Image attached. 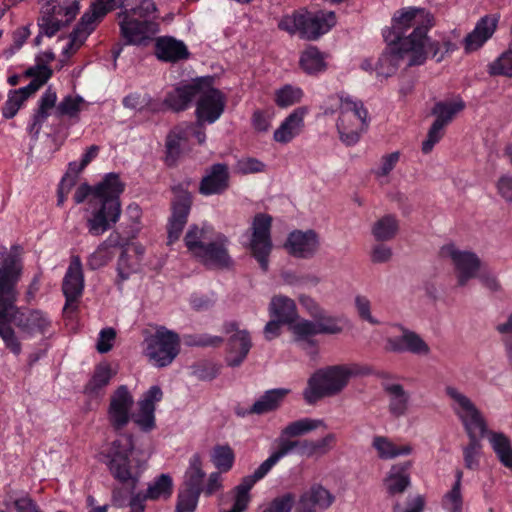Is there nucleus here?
<instances>
[{"instance_id": "24", "label": "nucleus", "mask_w": 512, "mask_h": 512, "mask_svg": "<svg viewBox=\"0 0 512 512\" xmlns=\"http://www.w3.org/2000/svg\"><path fill=\"white\" fill-rule=\"evenodd\" d=\"M252 348L250 333L243 329L229 336L227 340L225 363L228 367H240Z\"/></svg>"}, {"instance_id": "50", "label": "nucleus", "mask_w": 512, "mask_h": 512, "mask_svg": "<svg viewBox=\"0 0 512 512\" xmlns=\"http://www.w3.org/2000/svg\"><path fill=\"white\" fill-rule=\"evenodd\" d=\"M108 12L109 7L96 0L91 4L90 9L82 15L77 25L85 30L84 35H90L94 31L95 21L104 17Z\"/></svg>"}, {"instance_id": "4", "label": "nucleus", "mask_w": 512, "mask_h": 512, "mask_svg": "<svg viewBox=\"0 0 512 512\" xmlns=\"http://www.w3.org/2000/svg\"><path fill=\"white\" fill-rule=\"evenodd\" d=\"M103 456L104 463L113 478L122 484L130 485L129 506L145 505V501H150V498L146 497V491L134 493L145 467L144 461L136 456L131 434H120L112 441Z\"/></svg>"}, {"instance_id": "39", "label": "nucleus", "mask_w": 512, "mask_h": 512, "mask_svg": "<svg viewBox=\"0 0 512 512\" xmlns=\"http://www.w3.org/2000/svg\"><path fill=\"white\" fill-rule=\"evenodd\" d=\"M205 472L202 469V459L198 453L191 456L189 466L184 476V489L202 493Z\"/></svg>"}, {"instance_id": "22", "label": "nucleus", "mask_w": 512, "mask_h": 512, "mask_svg": "<svg viewBox=\"0 0 512 512\" xmlns=\"http://www.w3.org/2000/svg\"><path fill=\"white\" fill-rule=\"evenodd\" d=\"M498 24V17L485 15L476 23L474 29L461 41L465 54L479 50L494 34Z\"/></svg>"}, {"instance_id": "44", "label": "nucleus", "mask_w": 512, "mask_h": 512, "mask_svg": "<svg viewBox=\"0 0 512 512\" xmlns=\"http://www.w3.org/2000/svg\"><path fill=\"white\" fill-rule=\"evenodd\" d=\"M372 446L377 451L379 458L384 460L393 459L401 455H409L412 452L411 446H397L384 436L374 437Z\"/></svg>"}, {"instance_id": "19", "label": "nucleus", "mask_w": 512, "mask_h": 512, "mask_svg": "<svg viewBox=\"0 0 512 512\" xmlns=\"http://www.w3.org/2000/svg\"><path fill=\"white\" fill-rule=\"evenodd\" d=\"M286 251L295 258L308 259L315 255L319 248V238L314 230H293L284 243Z\"/></svg>"}, {"instance_id": "34", "label": "nucleus", "mask_w": 512, "mask_h": 512, "mask_svg": "<svg viewBox=\"0 0 512 512\" xmlns=\"http://www.w3.org/2000/svg\"><path fill=\"white\" fill-rule=\"evenodd\" d=\"M213 232L214 228L208 222L190 225L184 237L188 251L194 256L207 243L205 241L211 240Z\"/></svg>"}, {"instance_id": "45", "label": "nucleus", "mask_w": 512, "mask_h": 512, "mask_svg": "<svg viewBox=\"0 0 512 512\" xmlns=\"http://www.w3.org/2000/svg\"><path fill=\"white\" fill-rule=\"evenodd\" d=\"M336 437L333 433H329L318 440H301L300 456L311 458L314 456H322L332 449Z\"/></svg>"}, {"instance_id": "58", "label": "nucleus", "mask_w": 512, "mask_h": 512, "mask_svg": "<svg viewBox=\"0 0 512 512\" xmlns=\"http://www.w3.org/2000/svg\"><path fill=\"white\" fill-rule=\"evenodd\" d=\"M113 257V251L108 250L100 243L95 251L88 256L86 265L90 270H97L106 266Z\"/></svg>"}, {"instance_id": "30", "label": "nucleus", "mask_w": 512, "mask_h": 512, "mask_svg": "<svg viewBox=\"0 0 512 512\" xmlns=\"http://www.w3.org/2000/svg\"><path fill=\"white\" fill-rule=\"evenodd\" d=\"M57 101V95L50 87L42 94L38 101V107L35 109L27 130L35 139L38 138L43 123L49 116V110L53 108Z\"/></svg>"}, {"instance_id": "31", "label": "nucleus", "mask_w": 512, "mask_h": 512, "mask_svg": "<svg viewBox=\"0 0 512 512\" xmlns=\"http://www.w3.org/2000/svg\"><path fill=\"white\" fill-rule=\"evenodd\" d=\"M291 330L295 336V341L302 343L303 349L308 350L310 356L315 358L318 355V349L317 341L313 339V336L320 334L316 320L302 319L294 323Z\"/></svg>"}, {"instance_id": "47", "label": "nucleus", "mask_w": 512, "mask_h": 512, "mask_svg": "<svg viewBox=\"0 0 512 512\" xmlns=\"http://www.w3.org/2000/svg\"><path fill=\"white\" fill-rule=\"evenodd\" d=\"M112 378L111 368L107 364L98 365L95 371L84 387V393L89 396H98L100 392L109 384Z\"/></svg>"}, {"instance_id": "6", "label": "nucleus", "mask_w": 512, "mask_h": 512, "mask_svg": "<svg viewBox=\"0 0 512 512\" xmlns=\"http://www.w3.org/2000/svg\"><path fill=\"white\" fill-rule=\"evenodd\" d=\"M372 370L358 364L332 365L316 370L308 379L303 390V398L309 405L319 400L340 393L348 384L351 377L367 376Z\"/></svg>"}, {"instance_id": "56", "label": "nucleus", "mask_w": 512, "mask_h": 512, "mask_svg": "<svg viewBox=\"0 0 512 512\" xmlns=\"http://www.w3.org/2000/svg\"><path fill=\"white\" fill-rule=\"evenodd\" d=\"M84 102V99L77 95H67L61 102L56 106V116H69L70 118L76 117L80 112V106Z\"/></svg>"}, {"instance_id": "5", "label": "nucleus", "mask_w": 512, "mask_h": 512, "mask_svg": "<svg viewBox=\"0 0 512 512\" xmlns=\"http://www.w3.org/2000/svg\"><path fill=\"white\" fill-rule=\"evenodd\" d=\"M450 400L453 401L452 409L461 421L469 439L468 444L463 447L464 466L476 471L480 467L482 455L481 439L488 433L487 422L472 400L452 387H450Z\"/></svg>"}, {"instance_id": "64", "label": "nucleus", "mask_w": 512, "mask_h": 512, "mask_svg": "<svg viewBox=\"0 0 512 512\" xmlns=\"http://www.w3.org/2000/svg\"><path fill=\"white\" fill-rule=\"evenodd\" d=\"M141 214V208L138 204L132 203L127 206L125 215L129 221L127 223V228H129L127 234H129V237H135L139 231L138 225L140 224Z\"/></svg>"}, {"instance_id": "1", "label": "nucleus", "mask_w": 512, "mask_h": 512, "mask_svg": "<svg viewBox=\"0 0 512 512\" xmlns=\"http://www.w3.org/2000/svg\"><path fill=\"white\" fill-rule=\"evenodd\" d=\"M18 249V246H12L7 253L6 247L0 246V337L5 347L15 355L21 353L22 346L12 324L28 338L45 335L52 325L46 312L16 306L17 284L23 271Z\"/></svg>"}, {"instance_id": "55", "label": "nucleus", "mask_w": 512, "mask_h": 512, "mask_svg": "<svg viewBox=\"0 0 512 512\" xmlns=\"http://www.w3.org/2000/svg\"><path fill=\"white\" fill-rule=\"evenodd\" d=\"M224 339L210 334H185L183 342L188 347H218Z\"/></svg>"}, {"instance_id": "8", "label": "nucleus", "mask_w": 512, "mask_h": 512, "mask_svg": "<svg viewBox=\"0 0 512 512\" xmlns=\"http://www.w3.org/2000/svg\"><path fill=\"white\" fill-rule=\"evenodd\" d=\"M340 115L336 128L339 138L346 146H353L360 140L361 134L369 127L368 111L360 100L354 99L346 92L338 94Z\"/></svg>"}, {"instance_id": "29", "label": "nucleus", "mask_w": 512, "mask_h": 512, "mask_svg": "<svg viewBox=\"0 0 512 512\" xmlns=\"http://www.w3.org/2000/svg\"><path fill=\"white\" fill-rule=\"evenodd\" d=\"M432 112L436 119L428 131L427 138L422 142L421 150L424 154L430 153L442 137V130L448 124V103H437Z\"/></svg>"}, {"instance_id": "10", "label": "nucleus", "mask_w": 512, "mask_h": 512, "mask_svg": "<svg viewBox=\"0 0 512 512\" xmlns=\"http://www.w3.org/2000/svg\"><path fill=\"white\" fill-rule=\"evenodd\" d=\"M272 217L266 213H258L252 222L250 249L260 268L266 272L269 267V255L272 251L271 239Z\"/></svg>"}, {"instance_id": "57", "label": "nucleus", "mask_w": 512, "mask_h": 512, "mask_svg": "<svg viewBox=\"0 0 512 512\" xmlns=\"http://www.w3.org/2000/svg\"><path fill=\"white\" fill-rule=\"evenodd\" d=\"M201 493L183 489L177 495L175 512H194Z\"/></svg>"}, {"instance_id": "35", "label": "nucleus", "mask_w": 512, "mask_h": 512, "mask_svg": "<svg viewBox=\"0 0 512 512\" xmlns=\"http://www.w3.org/2000/svg\"><path fill=\"white\" fill-rule=\"evenodd\" d=\"M269 312L272 318L282 321L283 324H291L298 317L294 300L284 295H277L271 299Z\"/></svg>"}, {"instance_id": "32", "label": "nucleus", "mask_w": 512, "mask_h": 512, "mask_svg": "<svg viewBox=\"0 0 512 512\" xmlns=\"http://www.w3.org/2000/svg\"><path fill=\"white\" fill-rule=\"evenodd\" d=\"M80 9L78 0H45L41 13L61 19L65 25L71 23Z\"/></svg>"}, {"instance_id": "28", "label": "nucleus", "mask_w": 512, "mask_h": 512, "mask_svg": "<svg viewBox=\"0 0 512 512\" xmlns=\"http://www.w3.org/2000/svg\"><path fill=\"white\" fill-rule=\"evenodd\" d=\"M335 497L321 484L312 485L299 499L300 512H315L317 508L326 510L334 502Z\"/></svg>"}, {"instance_id": "52", "label": "nucleus", "mask_w": 512, "mask_h": 512, "mask_svg": "<svg viewBox=\"0 0 512 512\" xmlns=\"http://www.w3.org/2000/svg\"><path fill=\"white\" fill-rule=\"evenodd\" d=\"M139 269V262L133 260L128 254L127 249H123L118 257L116 271L117 281L116 284L120 286L124 281L128 280L133 273Z\"/></svg>"}, {"instance_id": "2", "label": "nucleus", "mask_w": 512, "mask_h": 512, "mask_svg": "<svg viewBox=\"0 0 512 512\" xmlns=\"http://www.w3.org/2000/svg\"><path fill=\"white\" fill-rule=\"evenodd\" d=\"M434 23L433 14L425 8L410 6L396 11L391 27L382 32L387 47L375 66L377 75L390 77L402 61L407 67L422 65L426 60L427 34Z\"/></svg>"}, {"instance_id": "42", "label": "nucleus", "mask_w": 512, "mask_h": 512, "mask_svg": "<svg viewBox=\"0 0 512 512\" xmlns=\"http://www.w3.org/2000/svg\"><path fill=\"white\" fill-rule=\"evenodd\" d=\"M300 67L308 75H317L327 68L324 54L314 46L302 52L299 60Z\"/></svg>"}, {"instance_id": "49", "label": "nucleus", "mask_w": 512, "mask_h": 512, "mask_svg": "<svg viewBox=\"0 0 512 512\" xmlns=\"http://www.w3.org/2000/svg\"><path fill=\"white\" fill-rule=\"evenodd\" d=\"M211 461L219 472L226 473L231 470L235 461V454L229 445H216L211 454Z\"/></svg>"}, {"instance_id": "9", "label": "nucleus", "mask_w": 512, "mask_h": 512, "mask_svg": "<svg viewBox=\"0 0 512 512\" xmlns=\"http://www.w3.org/2000/svg\"><path fill=\"white\" fill-rule=\"evenodd\" d=\"M145 356L157 368L169 366L180 352L179 335L165 327L145 339Z\"/></svg>"}, {"instance_id": "16", "label": "nucleus", "mask_w": 512, "mask_h": 512, "mask_svg": "<svg viewBox=\"0 0 512 512\" xmlns=\"http://www.w3.org/2000/svg\"><path fill=\"white\" fill-rule=\"evenodd\" d=\"M163 398L160 386H151L139 399L138 411L131 415V420L143 432H150L156 427L155 410L156 403Z\"/></svg>"}, {"instance_id": "37", "label": "nucleus", "mask_w": 512, "mask_h": 512, "mask_svg": "<svg viewBox=\"0 0 512 512\" xmlns=\"http://www.w3.org/2000/svg\"><path fill=\"white\" fill-rule=\"evenodd\" d=\"M411 466L409 461L393 465L385 480L387 491L390 495L403 493L410 485L408 470Z\"/></svg>"}, {"instance_id": "26", "label": "nucleus", "mask_w": 512, "mask_h": 512, "mask_svg": "<svg viewBox=\"0 0 512 512\" xmlns=\"http://www.w3.org/2000/svg\"><path fill=\"white\" fill-rule=\"evenodd\" d=\"M154 53L163 62L176 63L185 60L190 53L186 44L172 36H162L156 39Z\"/></svg>"}, {"instance_id": "7", "label": "nucleus", "mask_w": 512, "mask_h": 512, "mask_svg": "<svg viewBox=\"0 0 512 512\" xmlns=\"http://www.w3.org/2000/svg\"><path fill=\"white\" fill-rule=\"evenodd\" d=\"M134 5H127L118 13L120 35L126 45L140 46L146 44L158 33L156 22L157 7L153 0H134Z\"/></svg>"}, {"instance_id": "20", "label": "nucleus", "mask_w": 512, "mask_h": 512, "mask_svg": "<svg viewBox=\"0 0 512 512\" xmlns=\"http://www.w3.org/2000/svg\"><path fill=\"white\" fill-rule=\"evenodd\" d=\"M230 173L225 163H214L206 169L199 183V193L203 196L223 194L229 188Z\"/></svg>"}, {"instance_id": "61", "label": "nucleus", "mask_w": 512, "mask_h": 512, "mask_svg": "<svg viewBox=\"0 0 512 512\" xmlns=\"http://www.w3.org/2000/svg\"><path fill=\"white\" fill-rule=\"evenodd\" d=\"M216 300L214 292L209 294L193 293L190 296L189 303L195 311H207L215 305Z\"/></svg>"}, {"instance_id": "46", "label": "nucleus", "mask_w": 512, "mask_h": 512, "mask_svg": "<svg viewBox=\"0 0 512 512\" xmlns=\"http://www.w3.org/2000/svg\"><path fill=\"white\" fill-rule=\"evenodd\" d=\"M325 426V423L321 419L313 418H300L296 421L290 422L281 430V436L287 438H294L306 435L317 428Z\"/></svg>"}, {"instance_id": "60", "label": "nucleus", "mask_w": 512, "mask_h": 512, "mask_svg": "<svg viewBox=\"0 0 512 512\" xmlns=\"http://www.w3.org/2000/svg\"><path fill=\"white\" fill-rule=\"evenodd\" d=\"M41 34L47 37H53L65 24L61 22L60 18L42 13L38 22Z\"/></svg>"}, {"instance_id": "3", "label": "nucleus", "mask_w": 512, "mask_h": 512, "mask_svg": "<svg viewBox=\"0 0 512 512\" xmlns=\"http://www.w3.org/2000/svg\"><path fill=\"white\" fill-rule=\"evenodd\" d=\"M124 183L116 173H108L94 187L87 183L79 185L73 199L76 204L83 203L89 196L90 211L85 220V227L91 236L99 237L109 231L120 219V195Z\"/></svg>"}, {"instance_id": "59", "label": "nucleus", "mask_w": 512, "mask_h": 512, "mask_svg": "<svg viewBox=\"0 0 512 512\" xmlns=\"http://www.w3.org/2000/svg\"><path fill=\"white\" fill-rule=\"evenodd\" d=\"M295 495L291 492L275 497L262 512H291Z\"/></svg>"}, {"instance_id": "11", "label": "nucleus", "mask_w": 512, "mask_h": 512, "mask_svg": "<svg viewBox=\"0 0 512 512\" xmlns=\"http://www.w3.org/2000/svg\"><path fill=\"white\" fill-rule=\"evenodd\" d=\"M213 78L206 76L202 91L196 101L195 115L198 124H213L224 112L225 97L223 93L212 86Z\"/></svg>"}, {"instance_id": "54", "label": "nucleus", "mask_w": 512, "mask_h": 512, "mask_svg": "<svg viewBox=\"0 0 512 512\" xmlns=\"http://www.w3.org/2000/svg\"><path fill=\"white\" fill-rule=\"evenodd\" d=\"M314 320H316L320 334L336 335L343 331V319L327 315L324 310Z\"/></svg>"}, {"instance_id": "15", "label": "nucleus", "mask_w": 512, "mask_h": 512, "mask_svg": "<svg viewBox=\"0 0 512 512\" xmlns=\"http://www.w3.org/2000/svg\"><path fill=\"white\" fill-rule=\"evenodd\" d=\"M228 245V238L222 233H217L194 257L208 268H229L233 262L228 252Z\"/></svg>"}, {"instance_id": "48", "label": "nucleus", "mask_w": 512, "mask_h": 512, "mask_svg": "<svg viewBox=\"0 0 512 512\" xmlns=\"http://www.w3.org/2000/svg\"><path fill=\"white\" fill-rule=\"evenodd\" d=\"M399 228L395 216L388 214L377 220L372 227V235L377 241H388L394 238Z\"/></svg>"}, {"instance_id": "43", "label": "nucleus", "mask_w": 512, "mask_h": 512, "mask_svg": "<svg viewBox=\"0 0 512 512\" xmlns=\"http://www.w3.org/2000/svg\"><path fill=\"white\" fill-rule=\"evenodd\" d=\"M145 491L150 501L167 500L173 493V479L169 474L162 473L148 484Z\"/></svg>"}, {"instance_id": "62", "label": "nucleus", "mask_w": 512, "mask_h": 512, "mask_svg": "<svg viewBox=\"0 0 512 512\" xmlns=\"http://www.w3.org/2000/svg\"><path fill=\"white\" fill-rule=\"evenodd\" d=\"M302 13H295L293 15L284 16L278 23L280 30L286 31L290 34L298 32L302 37Z\"/></svg>"}, {"instance_id": "25", "label": "nucleus", "mask_w": 512, "mask_h": 512, "mask_svg": "<svg viewBox=\"0 0 512 512\" xmlns=\"http://www.w3.org/2000/svg\"><path fill=\"white\" fill-rule=\"evenodd\" d=\"M307 113L308 108L304 106L294 109L274 131L273 139L281 144L292 141L301 133Z\"/></svg>"}, {"instance_id": "27", "label": "nucleus", "mask_w": 512, "mask_h": 512, "mask_svg": "<svg viewBox=\"0 0 512 512\" xmlns=\"http://www.w3.org/2000/svg\"><path fill=\"white\" fill-rule=\"evenodd\" d=\"M301 440H289L280 435L278 450L273 452L265 461H263L252 474H249L257 482L264 479L272 468L286 455L296 450L300 455Z\"/></svg>"}, {"instance_id": "17", "label": "nucleus", "mask_w": 512, "mask_h": 512, "mask_svg": "<svg viewBox=\"0 0 512 512\" xmlns=\"http://www.w3.org/2000/svg\"><path fill=\"white\" fill-rule=\"evenodd\" d=\"M401 331V335L389 337L386 341V349L393 353H411L417 356H426L430 353L429 345L416 332L395 324Z\"/></svg>"}, {"instance_id": "41", "label": "nucleus", "mask_w": 512, "mask_h": 512, "mask_svg": "<svg viewBox=\"0 0 512 512\" xmlns=\"http://www.w3.org/2000/svg\"><path fill=\"white\" fill-rule=\"evenodd\" d=\"M487 434H489L490 444L500 463L507 468H512V445L510 438L503 432L488 431Z\"/></svg>"}, {"instance_id": "33", "label": "nucleus", "mask_w": 512, "mask_h": 512, "mask_svg": "<svg viewBox=\"0 0 512 512\" xmlns=\"http://www.w3.org/2000/svg\"><path fill=\"white\" fill-rule=\"evenodd\" d=\"M0 512H41L37 502L25 491H10L3 500Z\"/></svg>"}, {"instance_id": "63", "label": "nucleus", "mask_w": 512, "mask_h": 512, "mask_svg": "<svg viewBox=\"0 0 512 512\" xmlns=\"http://www.w3.org/2000/svg\"><path fill=\"white\" fill-rule=\"evenodd\" d=\"M53 74L52 69L46 64L41 62V57L36 58V64L29 67L24 73L23 77L32 78V80H42L47 76V81Z\"/></svg>"}, {"instance_id": "23", "label": "nucleus", "mask_w": 512, "mask_h": 512, "mask_svg": "<svg viewBox=\"0 0 512 512\" xmlns=\"http://www.w3.org/2000/svg\"><path fill=\"white\" fill-rule=\"evenodd\" d=\"M302 17V38L308 40L318 39L336 24V15L333 11L302 13Z\"/></svg>"}, {"instance_id": "14", "label": "nucleus", "mask_w": 512, "mask_h": 512, "mask_svg": "<svg viewBox=\"0 0 512 512\" xmlns=\"http://www.w3.org/2000/svg\"><path fill=\"white\" fill-rule=\"evenodd\" d=\"M134 398L126 385H120L111 395L108 420L115 432L123 430L131 420Z\"/></svg>"}, {"instance_id": "21", "label": "nucleus", "mask_w": 512, "mask_h": 512, "mask_svg": "<svg viewBox=\"0 0 512 512\" xmlns=\"http://www.w3.org/2000/svg\"><path fill=\"white\" fill-rule=\"evenodd\" d=\"M84 290V274L81 259L72 256L63 278L62 291L66 299L65 308L77 302Z\"/></svg>"}, {"instance_id": "51", "label": "nucleus", "mask_w": 512, "mask_h": 512, "mask_svg": "<svg viewBox=\"0 0 512 512\" xmlns=\"http://www.w3.org/2000/svg\"><path fill=\"white\" fill-rule=\"evenodd\" d=\"M304 93L300 87L286 84L275 91V104L280 108H287L301 101Z\"/></svg>"}, {"instance_id": "38", "label": "nucleus", "mask_w": 512, "mask_h": 512, "mask_svg": "<svg viewBox=\"0 0 512 512\" xmlns=\"http://www.w3.org/2000/svg\"><path fill=\"white\" fill-rule=\"evenodd\" d=\"M383 389L389 396V412L395 416H403L408 408L409 395L403 386L395 383H383Z\"/></svg>"}, {"instance_id": "12", "label": "nucleus", "mask_w": 512, "mask_h": 512, "mask_svg": "<svg viewBox=\"0 0 512 512\" xmlns=\"http://www.w3.org/2000/svg\"><path fill=\"white\" fill-rule=\"evenodd\" d=\"M174 197L171 201V215L167 223L168 244L176 242L187 224L192 207L191 193L182 187H173Z\"/></svg>"}, {"instance_id": "18", "label": "nucleus", "mask_w": 512, "mask_h": 512, "mask_svg": "<svg viewBox=\"0 0 512 512\" xmlns=\"http://www.w3.org/2000/svg\"><path fill=\"white\" fill-rule=\"evenodd\" d=\"M450 260H452L457 276V284L463 287L471 279L477 277L483 263L478 255L472 251H462L450 243Z\"/></svg>"}, {"instance_id": "36", "label": "nucleus", "mask_w": 512, "mask_h": 512, "mask_svg": "<svg viewBox=\"0 0 512 512\" xmlns=\"http://www.w3.org/2000/svg\"><path fill=\"white\" fill-rule=\"evenodd\" d=\"M291 392L288 388H274L264 392L252 405V412L263 415L277 410L284 398Z\"/></svg>"}, {"instance_id": "40", "label": "nucleus", "mask_w": 512, "mask_h": 512, "mask_svg": "<svg viewBox=\"0 0 512 512\" xmlns=\"http://www.w3.org/2000/svg\"><path fill=\"white\" fill-rule=\"evenodd\" d=\"M187 142L186 133L182 129L175 128L169 132L166 137V156L165 163L172 167L176 165L180 158L183 147Z\"/></svg>"}, {"instance_id": "53", "label": "nucleus", "mask_w": 512, "mask_h": 512, "mask_svg": "<svg viewBox=\"0 0 512 512\" xmlns=\"http://www.w3.org/2000/svg\"><path fill=\"white\" fill-rule=\"evenodd\" d=\"M487 72L490 76L512 77V45L489 63Z\"/></svg>"}, {"instance_id": "13", "label": "nucleus", "mask_w": 512, "mask_h": 512, "mask_svg": "<svg viewBox=\"0 0 512 512\" xmlns=\"http://www.w3.org/2000/svg\"><path fill=\"white\" fill-rule=\"evenodd\" d=\"M206 77H197L190 81H182L178 83L172 90L168 91L164 98L167 109L173 112H181L187 110L202 91Z\"/></svg>"}]
</instances>
